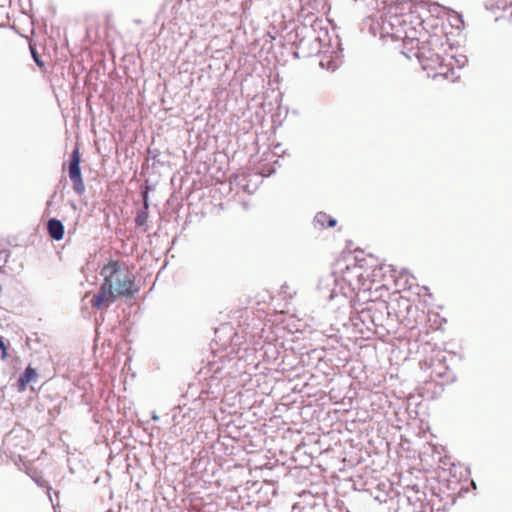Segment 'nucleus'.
Listing matches in <instances>:
<instances>
[{
  "instance_id": "nucleus-3",
  "label": "nucleus",
  "mask_w": 512,
  "mask_h": 512,
  "mask_svg": "<svg viewBox=\"0 0 512 512\" xmlns=\"http://www.w3.org/2000/svg\"><path fill=\"white\" fill-rule=\"evenodd\" d=\"M443 45L441 39L436 36H429L417 46L411 53L420 62L424 71L431 78L444 77L454 74L452 58L442 54Z\"/></svg>"
},
{
  "instance_id": "nucleus-10",
  "label": "nucleus",
  "mask_w": 512,
  "mask_h": 512,
  "mask_svg": "<svg viewBox=\"0 0 512 512\" xmlns=\"http://www.w3.org/2000/svg\"><path fill=\"white\" fill-rule=\"evenodd\" d=\"M30 50H31L32 57H33L34 61L36 62V64L40 68H43L44 67V62L40 59L36 49L32 45H30Z\"/></svg>"
},
{
  "instance_id": "nucleus-8",
  "label": "nucleus",
  "mask_w": 512,
  "mask_h": 512,
  "mask_svg": "<svg viewBox=\"0 0 512 512\" xmlns=\"http://www.w3.org/2000/svg\"><path fill=\"white\" fill-rule=\"evenodd\" d=\"M37 378V373L35 369L28 366L25 370V372L20 376L18 379V389L19 391H24L27 388V385L31 381H35Z\"/></svg>"
},
{
  "instance_id": "nucleus-11",
  "label": "nucleus",
  "mask_w": 512,
  "mask_h": 512,
  "mask_svg": "<svg viewBox=\"0 0 512 512\" xmlns=\"http://www.w3.org/2000/svg\"><path fill=\"white\" fill-rule=\"evenodd\" d=\"M7 357H8L7 347H6L3 339L0 337V359L6 360Z\"/></svg>"
},
{
  "instance_id": "nucleus-9",
  "label": "nucleus",
  "mask_w": 512,
  "mask_h": 512,
  "mask_svg": "<svg viewBox=\"0 0 512 512\" xmlns=\"http://www.w3.org/2000/svg\"><path fill=\"white\" fill-rule=\"evenodd\" d=\"M143 205H144V210L139 212L138 215L136 216L135 218V222L138 226H144L146 225L147 221H148V207H149V203H148V188H146V190L143 192Z\"/></svg>"
},
{
  "instance_id": "nucleus-7",
  "label": "nucleus",
  "mask_w": 512,
  "mask_h": 512,
  "mask_svg": "<svg viewBox=\"0 0 512 512\" xmlns=\"http://www.w3.org/2000/svg\"><path fill=\"white\" fill-rule=\"evenodd\" d=\"M336 220L325 212H319L314 218V225L320 229L336 226Z\"/></svg>"
},
{
  "instance_id": "nucleus-6",
  "label": "nucleus",
  "mask_w": 512,
  "mask_h": 512,
  "mask_svg": "<svg viewBox=\"0 0 512 512\" xmlns=\"http://www.w3.org/2000/svg\"><path fill=\"white\" fill-rule=\"evenodd\" d=\"M47 230L49 236L56 241H60L64 237V226L58 219H50L47 223Z\"/></svg>"
},
{
  "instance_id": "nucleus-1",
  "label": "nucleus",
  "mask_w": 512,
  "mask_h": 512,
  "mask_svg": "<svg viewBox=\"0 0 512 512\" xmlns=\"http://www.w3.org/2000/svg\"><path fill=\"white\" fill-rule=\"evenodd\" d=\"M428 12L425 3L411 0L396 2L389 9L383 30L395 40L402 41V53L408 58L422 41L431 36L423 26L424 15Z\"/></svg>"
},
{
  "instance_id": "nucleus-2",
  "label": "nucleus",
  "mask_w": 512,
  "mask_h": 512,
  "mask_svg": "<svg viewBox=\"0 0 512 512\" xmlns=\"http://www.w3.org/2000/svg\"><path fill=\"white\" fill-rule=\"evenodd\" d=\"M100 275L103 282L91 300L94 309H107L116 299L132 297L137 292L134 276L117 260H110L105 264Z\"/></svg>"
},
{
  "instance_id": "nucleus-4",
  "label": "nucleus",
  "mask_w": 512,
  "mask_h": 512,
  "mask_svg": "<svg viewBox=\"0 0 512 512\" xmlns=\"http://www.w3.org/2000/svg\"><path fill=\"white\" fill-rule=\"evenodd\" d=\"M346 258L350 259V256L343 255L336 260L333 274L337 281L346 283L352 291H360L366 286L364 269L356 263L346 264Z\"/></svg>"
},
{
  "instance_id": "nucleus-5",
  "label": "nucleus",
  "mask_w": 512,
  "mask_h": 512,
  "mask_svg": "<svg viewBox=\"0 0 512 512\" xmlns=\"http://www.w3.org/2000/svg\"><path fill=\"white\" fill-rule=\"evenodd\" d=\"M80 162L81 157L79 153V149L75 148L70 157L69 163V177L73 183L74 191L81 195L85 191V185L82 179L81 170H80Z\"/></svg>"
}]
</instances>
